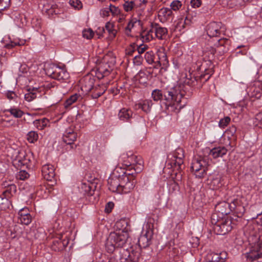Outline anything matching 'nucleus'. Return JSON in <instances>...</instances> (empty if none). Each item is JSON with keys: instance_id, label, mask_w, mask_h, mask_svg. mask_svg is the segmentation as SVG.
I'll list each match as a JSON object with an SVG mask.
<instances>
[{"instance_id": "43", "label": "nucleus", "mask_w": 262, "mask_h": 262, "mask_svg": "<svg viewBox=\"0 0 262 262\" xmlns=\"http://www.w3.org/2000/svg\"><path fill=\"white\" fill-rule=\"evenodd\" d=\"M136 81H138L140 83H146L147 76L144 72L140 71L135 76Z\"/></svg>"}, {"instance_id": "23", "label": "nucleus", "mask_w": 262, "mask_h": 262, "mask_svg": "<svg viewBox=\"0 0 262 262\" xmlns=\"http://www.w3.org/2000/svg\"><path fill=\"white\" fill-rule=\"evenodd\" d=\"M133 112L129 109L127 108H122L118 113V117L120 120L123 121L129 122L133 118Z\"/></svg>"}, {"instance_id": "22", "label": "nucleus", "mask_w": 262, "mask_h": 262, "mask_svg": "<svg viewBox=\"0 0 262 262\" xmlns=\"http://www.w3.org/2000/svg\"><path fill=\"white\" fill-rule=\"evenodd\" d=\"M215 210L222 215H227L231 211L229 203L225 201L216 204L215 206Z\"/></svg>"}, {"instance_id": "29", "label": "nucleus", "mask_w": 262, "mask_h": 262, "mask_svg": "<svg viewBox=\"0 0 262 262\" xmlns=\"http://www.w3.org/2000/svg\"><path fill=\"white\" fill-rule=\"evenodd\" d=\"M105 29L107 32L109 37L111 39H114L117 33V31L115 29V24L114 23L108 21L105 24Z\"/></svg>"}, {"instance_id": "14", "label": "nucleus", "mask_w": 262, "mask_h": 262, "mask_svg": "<svg viewBox=\"0 0 262 262\" xmlns=\"http://www.w3.org/2000/svg\"><path fill=\"white\" fill-rule=\"evenodd\" d=\"M262 257V240L255 244L251 251L246 254L248 260L253 261Z\"/></svg>"}, {"instance_id": "8", "label": "nucleus", "mask_w": 262, "mask_h": 262, "mask_svg": "<svg viewBox=\"0 0 262 262\" xmlns=\"http://www.w3.org/2000/svg\"><path fill=\"white\" fill-rule=\"evenodd\" d=\"M108 56H105L103 61L98 65L97 68L96 75L98 79H102L108 76L112 71L113 67L116 63V59L114 57L108 59Z\"/></svg>"}, {"instance_id": "39", "label": "nucleus", "mask_w": 262, "mask_h": 262, "mask_svg": "<svg viewBox=\"0 0 262 262\" xmlns=\"http://www.w3.org/2000/svg\"><path fill=\"white\" fill-rule=\"evenodd\" d=\"M123 8L125 12H128L133 10L136 6L135 2L133 1H124L122 5Z\"/></svg>"}, {"instance_id": "37", "label": "nucleus", "mask_w": 262, "mask_h": 262, "mask_svg": "<svg viewBox=\"0 0 262 262\" xmlns=\"http://www.w3.org/2000/svg\"><path fill=\"white\" fill-rule=\"evenodd\" d=\"M250 92L251 93L252 97L259 98L262 93V89L259 87L256 88L253 85L250 88Z\"/></svg>"}, {"instance_id": "30", "label": "nucleus", "mask_w": 262, "mask_h": 262, "mask_svg": "<svg viewBox=\"0 0 262 262\" xmlns=\"http://www.w3.org/2000/svg\"><path fill=\"white\" fill-rule=\"evenodd\" d=\"M6 112H9L12 116L16 118H20L24 114L23 111L15 107H12L9 109L5 110L4 113Z\"/></svg>"}, {"instance_id": "45", "label": "nucleus", "mask_w": 262, "mask_h": 262, "mask_svg": "<svg viewBox=\"0 0 262 262\" xmlns=\"http://www.w3.org/2000/svg\"><path fill=\"white\" fill-rule=\"evenodd\" d=\"M175 25V30L182 32L187 27L185 26L186 23L183 21V18L179 19Z\"/></svg>"}, {"instance_id": "51", "label": "nucleus", "mask_w": 262, "mask_h": 262, "mask_svg": "<svg viewBox=\"0 0 262 262\" xmlns=\"http://www.w3.org/2000/svg\"><path fill=\"white\" fill-rule=\"evenodd\" d=\"M148 48L147 45L141 44L140 45H136V50H137L139 55H142Z\"/></svg>"}, {"instance_id": "9", "label": "nucleus", "mask_w": 262, "mask_h": 262, "mask_svg": "<svg viewBox=\"0 0 262 262\" xmlns=\"http://www.w3.org/2000/svg\"><path fill=\"white\" fill-rule=\"evenodd\" d=\"M238 219L233 217H227L221 222H218L214 226V230L217 234L225 235L231 231L234 227L236 225Z\"/></svg>"}, {"instance_id": "12", "label": "nucleus", "mask_w": 262, "mask_h": 262, "mask_svg": "<svg viewBox=\"0 0 262 262\" xmlns=\"http://www.w3.org/2000/svg\"><path fill=\"white\" fill-rule=\"evenodd\" d=\"M231 211L235 214V216L237 217L238 220H241L245 209L242 202V198H236L234 199L230 203H229Z\"/></svg>"}, {"instance_id": "50", "label": "nucleus", "mask_w": 262, "mask_h": 262, "mask_svg": "<svg viewBox=\"0 0 262 262\" xmlns=\"http://www.w3.org/2000/svg\"><path fill=\"white\" fill-rule=\"evenodd\" d=\"M70 5L75 9L79 10L82 8V4L79 0H70Z\"/></svg>"}, {"instance_id": "33", "label": "nucleus", "mask_w": 262, "mask_h": 262, "mask_svg": "<svg viewBox=\"0 0 262 262\" xmlns=\"http://www.w3.org/2000/svg\"><path fill=\"white\" fill-rule=\"evenodd\" d=\"M157 55L158 61L162 63L163 66L166 67L168 64V60L166 53L163 50H159L157 52Z\"/></svg>"}, {"instance_id": "56", "label": "nucleus", "mask_w": 262, "mask_h": 262, "mask_svg": "<svg viewBox=\"0 0 262 262\" xmlns=\"http://www.w3.org/2000/svg\"><path fill=\"white\" fill-rule=\"evenodd\" d=\"M256 125L262 128V111L258 113L255 116Z\"/></svg>"}, {"instance_id": "17", "label": "nucleus", "mask_w": 262, "mask_h": 262, "mask_svg": "<svg viewBox=\"0 0 262 262\" xmlns=\"http://www.w3.org/2000/svg\"><path fill=\"white\" fill-rule=\"evenodd\" d=\"M95 80L90 75H86L80 80L81 89L85 94H89L94 86Z\"/></svg>"}, {"instance_id": "59", "label": "nucleus", "mask_w": 262, "mask_h": 262, "mask_svg": "<svg viewBox=\"0 0 262 262\" xmlns=\"http://www.w3.org/2000/svg\"><path fill=\"white\" fill-rule=\"evenodd\" d=\"M109 8L111 10L110 11L113 15H118L120 13V10L118 7H115V6L111 4Z\"/></svg>"}, {"instance_id": "36", "label": "nucleus", "mask_w": 262, "mask_h": 262, "mask_svg": "<svg viewBox=\"0 0 262 262\" xmlns=\"http://www.w3.org/2000/svg\"><path fill=\"white\" fill-rule=\"evenodd\" d=\"M136 23L137 20L136 19H132L127 23V26L124 29L125 33L126 35L128 36H131L132 29L134 27Z\"/></svg>"}, {"instance_id": "4", "label": "nucleus", "mask_w": 262, "mask_h": 262, "mask_svg": "<svg viewBox=\"0 0 262 262\" xmlns=\"http://www.w3.org/2000/svg\"><path fill=\"white\" fill-rule=\"evenodd\" d=\"M128 234L124 230L110 234L105 243V248L107 252L113 253L116 248L122 247L126 243Z\"/></svg>"}, {"instance_id": "20", "label": "nucleus", "mask_w": 262, "mask_h": 262, "mask_svg": "<svg viewBox=\"0 0 262 262\" xmlns=\"http://www.w3.org/2000/svg\"><path fill=\"white\" fill-rule=\"evenodd\" d=\"M42 11L48 15H52L59 14L62 10L58 4L52 2L46 5H45Z\"/></svg>"}, {"instance_id": "3", "label": "nucleus", "mask_w": 262, "mask_h": 262, "mask_svg": "<svg viewBox=\"0 0 262 262\" xmlns=\"http://www.w3.org/2000/svg\"><path fill=\"white\" fill-rule=\"evenodd\" d=\"M122 172V175H117L114 172L108 178V189L111 191L118 193H127L134 188V173L124 171Z\"/></svg>"}, {"instance_id": "46", "label": "nucleus", "mask_w": 262, "mask_h": 262, "mask_svg": "<svg viewBox=\"0 0 262 262\" xmlns=\"http://www.w3.org/2000/svg\"><path fill=\"white\" fill-rule=\"evenodd\" d=\"M144 58L146 61L149 64L154 63L155 55L152 51H148L144 54Z\"/></svg>"}, {"instance_id": "19", "label": "nucleus", "mask_w": 262, "mask_h": 262, "mask_svg": "<svg viewBox=\"0 0 262 262\" xmlns=\"http://www.w3.org/2000/svg\"><path fill=\"white\" fill-rule=\"evenodd\" d=\"M30 160L27 158V155L24 151L18 152V155L14 159L13 162L15 166L21 167L27 165Z\"/></svg>"}, {"instance_id": "6", "label": "nucleus", "mask_w": 262, "mask_h": 262, "mask_svg": "<svg viewBox=\"0 0 262 262\" xmlns=\"http://www.w3.org/2000/svg\"><path fill=\"white\" fill-rule=\"evenodd\" d=\"M209 159L207 157H198L193 158L191 168L195 172L196 178H202L206 174L209 166Z\"/></svg>"}, {"instance_id": "57", "label": "nucleus", "mask_w": 262, "mask_h": 262, "mask_svg": "<svg viewBox=\"0 0 262 262\" xmlns=\"http://www.w3.org/2000/svg\"><path fill=\"white\" fill-rule=\"evenodd\" d=\"M6 96L7 98L10 100H15L17 98V95L16 94V93L13 91H7L6 93Z\"/></svg>"}, {"instance_id": "2", "label": "nucleus", "mask_w": 262, "mask_h": 262, "mask_svg": "<svg viewBox=\"0 0 262 262\" xmlns=\"http://www.w3.org/2000/svg\"><path fill=\"white\" fill-rule=\"evenodd\" d=\"M184 87L183 85L177 84L163 90L155 89L151 93V97L157 102L164 100L167 110L177 114L185 105L186 101L184 97L186 92Z\"/></svg>"}, {"instance_id": "28", "label": "nucleus", "mask_w": 262, "mask_h": 262, "mask_svg": "<svg viewBox=\"0 0 262 262\" xmlns=\"http://www.w3.org/2000/svg\"><path fill=\"white\" fill-rule=\"evenodd\" d=\"M79 191L83 195L92 196L94 194V190L91 187L86 183H81L79 186Z\"/></svg>"}, {"instance_id": "21", "label": "nucleus", "mask_w": 262, "mask_h": 262, "mask_svg": "<svg viewBox=\"0 0 262 262\" xmlns=\"http://www.w3.org/2000/svg\"><path fill=\"white\" fill-rule=\"evenodd\" d=\"M228 149L224 146H218L213 148L210 150L209 156L213 159L223 157L226 155Z\"/></svg>"}, {"instance_id": "58", "label": "nucleus", "mask_w": 262, "mask_h": 262, "mask_svg": "<svg viewBox=\"0 0 262 262\" xmlns=\"http://www.w3.org/2000/svg\"><path fill=\"white\" fill-rule=\"evenodd\" d=\"M29 177V174L25 170H21L19 172L17 178L21 180H25L28 179Z\"/></svg>"}, {"instance_id": "53", "label": "nucleus", "mask_w": 262, "mask_h": 262, "mask_svg": "<svg viewBox=\"0 0 262 262\" xmlns=\"http://www.w3.org/2000/svg\"><path fill=\"white\" fill-rule=\"evenodd\" d=\"M182 6V3L180 1L176 0L170 4L171 9L174 11L178 10Z\"/></svg>"}, {"instance_id": "61", "label": "nucleus", "mask_w": 262, "mask_h": 262, "mask_svg": "<svg viewBox=\"0 0 262 262\" xmlns=\"http://www.w3.org/2000/svg\"><path fill=\"white\" fill-rule=\"evenodd\" d=\"M202 4L201 0H191L190 4L192 7L194 8H199Z\"/></svg>"}, {"instance_id": "15", "label": "nucleus", "mask_w": 262, "mask_h": 262, "mask_svg": "<svg viewBox=\"0 0 262 262\" xmlns=\"http://www.w3.org/2000/svg\"><path fill=\"white\" fill-rule=\"evenodd\" d=\"M77 134L73 129H67L63 134L62 141L68 145H70L71 149H75L77 147L74 142L77 139Z\"/></svg>"}, {"instance_id": "52", "label": "nucleus", "mask_w": 262, "mask_h": 262, "mask_svg": "<svg viewBox=\"0 0 262 262\" xmlns=\"http://www.w3.org/2000/svg\"><path fill=\"white\" fill-rule=\"evenodd\" d=\"M136 50V44L135 43H133L131 44L126 49V54L129 56H132L133 53Z\"/></svg>"}, {"instance_id": "35", "label": "nucleus", "mask_w": 262, "mask_h": 262, "mask_svg": "<svg viewBox=\"0 0 262 262\" xmlns=\"http://www.w3.org/2000/svg\"><path fill=\"white\" fill-rule=\"evenodd\" d=\"M8 197L5 196H0V209L6 210L9 208L10 205V202L8 199Z\"/></svg>"}, {"instance_id": "31", "label": "nucleus", "mask_w": 262, "mask_h": 262, "mask_svg": "<svg viewBox=\"0 0 262 262\" xmlns=\"http://www.w3.org/2000/svg\"><path fill=\"white\" fill-rule=\"evenodd\" d=\"M28 91V93L25 95V99L27 101H32L37 97V95H39L37 89H29Z\"/></svg>"}, {"instance_id": "64", "label": "nucleus", "mask_w": 262, "mask_h": 262, "mask_svg": "<svg viewBox=\"0 0 262 262\" xmlns=\"http://www.w3.org/2000/svg\"><path fill=\"white\" fill-rule=\"evenodd\" d=\"M256 219V222L257 225L262 226V212L257 214Z\"/></svg>"}, {"instance_id": "47", "label": "nucleus", "mask_w": 262, "mask_h": 262, "mask_svg": "<svg viewBox=\"0 0 262 262\" xmlns=\"http://www.w3.org/2000/svg\"><path fill=\"white\" fill-rule=\"evenodd\" d=\"M27 140L30 143H34L38 139V136L36 132L34 131L30 132L27 135Z\"/></svg>"}, {"instance_id": "7", "label": "nucleus", "mask_w": 262, "mask_h": 262, "mask_svg": "<svg viewBox=\"0 0 262 262\" xmlns=\"http://www.w3.org/2000/svg\"><path fill=\"white\" fill-rule=\"evenodd\" d=\"M45 71L47 75L57 80H65L69 78L67 71L54 63H48L45 66Z\"/></svg>"}, {"instance_id": "16", "label": "nucleus", "mask_w": 262, "mask_h": 262, "mask_svg": "<svg viewBox=\"0 0 262 262\" xmlns=\"http://www.w3.org/2000/svg\"><path fill=\"white\" fill-rule=\"evenodd\" d=\"M55 169L51 164H46L42 167V174L45 180L52 182L51 185L55 183Z\"/></svg>"}, {"instance_id": "48", "label": "nucleus", "mask_w": 262, "mask_h": 262, "mask_svg": "<svg viewBox=\"0 0 262 262\" xmlns=\"http://www.w3.org/2000/svg\"><path fill=\"white\" fill-rule=\"evenodd\" d=\"M231 119L229 117H225L220 120L219 126L220 127L224 128L228 125Z\"/></svg>"}, {"instance_id": "13", "label": "nucleus", "mask_w": 262, "mask_h": 262, "mask_svg": "<svg viewBox=\"0 0 262 262\" xmlns=\"http://www.w3.org/2000/svg\"><path fill=\"white\" fill-rule=\"evenodd\" d=\"M184 150L181 148H178L171 155L168 156L171 166H178V169L181 168V166L184 162Z\"/></svg>"}, {"instance_id": "49", "label": "nucleus", "mask_w": 262, "mask_h": 262, "mask_svg": "<svg viewBox=\"0 0 262 262\" xmlns=\"http://www.w3.org/2000/svg\"><path fill=\"white\" fill-rule=\"evenodd\" d=\"M10 5V0H0V13L8 8Z\"/></svg>"}, {"instance_id": "27", "label": "nucleus", "mask_w": 262, "mask_h": 262, "mask_svg": "<svg viewBox=\"0 0 262 262\" xmlns=\"http://www.w3.org/2000/svg\"><path fill=\"white\" fill-rule=\"evenodd\" d=\"M33 124L38 129L42 130L45 127L49 126L50 122L49 119L43 118L41 119L35 120L33 121Z\"/></svg>"}, {"instance_id": "55", "label": "nucleus", "mask_w": 262, "mask_h": 262, "mask_svg": "<svg viewBox=\"0 0 262 262\" xmlns=\"http://www.w3.org/2000/svg\"><path fill=\"white\" fill-rule=\"evenodd\" d=\"M143 58L141 55H136L133 59V62L136 66H140L143 62Z\"/></svg>"}, {"instance_id": "32", "label": "nucleus", "mask_w": 262, "mask_h": 262, "mask_svg": "<svg viewBox=\"0 0 262 262\" xmlns=\"http://www.w3.org/2000/svg\"><path fill=\"white\" fill-rule=\"evenodd\" d=\"M123 251V254L124 256L120 257L119 262H137V257H133V255L129 254L127 251L124 250Z\"/></svg>"}, {"instance_id": "54", "label": "nucleus", "mask_w": 262, "mask_h": 262, "mask_svg": "<svg viewBox=\"0 0 262 262\" xmlns=\"http://www.w3.org/2000/svg\"><path fill=\"white\" fill-rule=\"evenodd\" d=\"M94 35V33L93 30L91 29H89L88 30H85L83 31L82 35L83 37L86 38L87 39L92 38Z\"/></svg>"}, {"instance_id": "63", "label": "nucleus", "mask_w": 262, "mask_h": 262, "mask_svg": "<svg viewBox=\"0 0 262 262\" xmlns=\"http://www.w3.org/2000/svg\"><path fill=\"white\" fill-rule=\"evenodd\" d=\"M105 33V29L103 27L98 28L96 31V33L98 35V38H100L103 36V34Z\"/></svg>"}, {"instance_id": "24", "label": "nucleus", "mask_w": 262, "mask_h": 262, "mask_svg": "<svg viewBox=\"0 0 262 262\" xmlns=\"http://www.w3.org/2000/svg\"><path fill=\"white\" fill-rule=\"evenodd\" d=\"M138 243L139 246L142 248H145L150 245L151 235H149L148 232H146V233L139 237Z\"/></svg>"}, {"instance_id": "34", "label": "nucleus", "mask_w": 262, "mask_h": 262, "mask_svg": "<svg viewBox=\"0 0 262 262\" xmlns=\"http://www.w3.org/2000/svg\"><path fill=\"white\" fill-rule=\"evenodd\" d=\"M32 221V217L30 214H23L18 216V222L21 224L28 225Z\"/></svg>"}, {"instance_id": "5", "label": "nucleus", "mask_w": 262, "mask_h": 262, "mask_svg": "<svg viewBox=\"0 0 262 262\" xmlns=\"http://www.w3.org/2000/svg\"><path fill=\"white\" fill-rule=\"evenodd\" d=\"M167 35V29L155 22L150 23L148 30L144 31L141 33L142 38L147 41L155 38L165 39Z\"/></svg>"}, {"instance_id": "1", "label": "nucleus", "mask_w": 262, "mask_h": 262, "mask_svg": "<svg viewBox=\"0 0 262 262\" xmlns=\"http://www.w3.org/2000/svg\"><path fill=\"white\" fill-rule=\"evenodd\" d=\"M230 43L231 41L230 40L226 38H223L217 39L216 42L213 45L214 47L210 46L207 48L208 50L206 51L205 54H208V61L211 67L207 69L205 65V63L206 62L205 61L200 67V70H204V73L201 74H192L190 73V77L187 78V79L185 82L190 86H194L200 83V86H201L202 85V83H204L208 81L214 72L211 60L213 59L214 54L217 53L219 55H222L227 52L229 50Z\"/></svg>"}, {"instance_id": "44", "label": "nucleus", "mask_w": 262, "mask_h": 262, "mask_svg": "<svg viewBox=\"0 0 262 262\" xmlns=\"http://www.w3.org/2000/svg\"><path fill=\"white\" fill-rule=\"evenodd\" d=\"M236 128L234 125H232L226 131V134L227 135L228 138L231 140L232 138L234 139L236 137Z\"/></svg>"}, {"instance_id": "60", "label": "nucleus", "mask_w": 262, "mask_h": 262, "mask_svg": "<svg viewBox=\"0 0 262 262\" xmlns=\"http://www.w3.org/2000/svg\"><path fill=\"white\" fill-rule=\"evenodd\" d=\"M110 11H111V10L110 8H103L100 10V15L103 17L108 16L111 12Z\"/></svg>"}, {"instance_id": "40", "label": "nucleus", "mask_w": 262, "mask_h": 262, "mask_svg": "<svg viewBox=\"0 0 262 262\" xmlns=\"http://www.w3.org/2000/svg\"><path fill=\"white\" fill-rule=\"evenodd\" d=\"M23 232L21 228L19 225H15L13 231H11L10 236L12 238H15L20 236Z\"/></svg>"}, {"instance_id": "42", "label": "nucleus", "mask_w": 262, "mask_h": 262, "mask_svg": "<svg viewBox=\"0 0 262 262\" xmlns=\"http://www.w3.org/2000/svg\"><path fill=\"white\" fill-rule=\"evenodd\" d=\"M80 97V95L77 94H75L71 96L68 99H67L64 103L65 107H68L75 102L78 98Z\"/></svg>"}, {"instance_id": "41", "label": "nucleus", "mask_w": 262, "mask_h": 262, "mask_svg": "<svg viewBox=\"0 0 262 262\" xmlns=\"http://www.w3.org/2000/svg\"><path fill=\"white\" fill-rule=\"evenodd\" d=\"M25 42V40H15L14 41H11L9 43L5 45V47L7 49H12L17 46H21L24 45Z\"/></svg>"}, {"instance_id": "10", "label": "nucleus", "mask_w": 262, "mask_h": 262, "mask_svg": "<svg viewBox=\"0 0 262 262\" xmlns=\"http://www.w3.org/2000/svg\"><path fill=\"white\" fill-rule=\"evenodd\" d=\"M128 162L130 163L129 165L126 164L128 166L129 169L125 172H133L131 171L133 170L135 173L137 174L140 173L143 169V161L141 156L133 155L128 157Z\"/></svg>"}, {"instance_id": "26", "label": "nucleus", "mask_w": 262, "mask_h": 262, "mask_svg": "<svg viewBox=\"0 0 262 262\" xmlns=\"http://www.w3.org/2000/svg\"><path fill=\"white\" fill-rule=\"evenodd\" d=\"M222 178L219 174L214 176L209 184L210 188L213 190H216L220 188L222 185Z\"/></svg>"}, {"instance_id": "62", "label": "nucleus", "mask_w": 262, "mask_h": 262, "mask_svg": "<svg viewBox=\"0 0 262 262\" xmlns=\"http://www.w3.org/2000/svg\"><path fill=\"white\" fill-rule=\"evenodd\" d=\"M114 204L113 202H110L107 203L105 206V211L107 212H110L112 211V209L114 207Z\"/></svg>"}, {"instance_id": "18", "label": "nucleus", "mask_w": 262, "mask_h": 262, "mask_svg": "<svg viewBox=\"0 0 262 262\" xmlns=\"http://www.w3.org/2000/svg\"><path fill=\"white\" fill-rule=\"evenodd\" d=\"M106 90V86L104 84H98L94 85L89 95L93 99H96L102 95Z\"/></svg>"}, {"instance_id": "11", "label": "nucleus", "mask_w": 262, "mask_h": 262, "mask_svg": "<svg viewBox=\"0 0 262 262\" xmlns=\"http://www.w3.org/2000/svg\"><path fill=\"white\" fill-rule=\"evenodd\" d=\"M206 32L210 37H217L225 30V26L221 22H211L206 27Z\"/></svg>"}, {"instance_id": "38", "label": "nucleus", "mask_w": 262, "mask_h": 262, "mask_svg": "<svg viewBox=\"0 0 262 262\" xmlns=\"http://www.w3.org/2000/svg\"><path fill=\"white\" fill-rule=\"evenodd\" d=\"M16 191V186L13 183L9 186L3 192V195L9 197L10 195H12L13 193Z\"/></svg>"}, {"instance_id": "25", "label": "nucleus", "mask_w": 262, "mask_h": 262, "mask_svg": "<svg viewBox=\"0 0 262 262\" xmlns=\"http://www.w3.org/2000/svg\"><path fill=\"white\" fill-rule=\"evenodd\" d=\"M152 105L153 102L150 99L144 100L137 104L138 108L142 109L146 113L150 112Z\"/></svg>"}]
</instances>
